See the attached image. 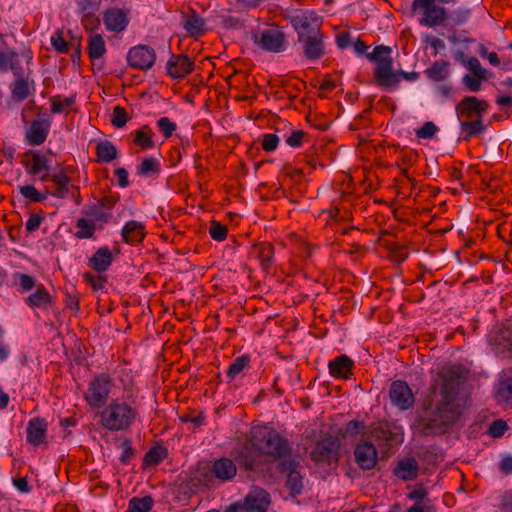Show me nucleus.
I'll list each match as a JSON object with an SVG mask.
<instances>
[{"label": "nucleus", "instance_id": "obj_30", "mask_svg": "<svg viewBox=\"0 0 512 512\" xmlns=\"http://www.w3.org/2000/svg\"><path fill=\"white\" fill-rule=\"evenodd\" d=\"M27 172L30 175H38L41 172H46L43 176L40 177L41 181H45L48 179V159L45 155L35 153L32 155L28 164H26Z\"/></svg>", "mask_w": 512, "mask_h": 512}, {"label": "nucleus", "instance_id": "obj_45", "mask_svg": "<svg viewBox=\"0 0 512 512\" xmlns=\"http://www.w3.org/2000/svg\"><path fill=\"white\" fill-rule=\"evenodd\" d=\"M249 356L242 355L237 357L229 366L227 376L232 380L239 375L249 364Z\"/></svg>", "mask_w": 512, "mask_h": 512}, {"label": "nucleus", "instance_id": "obj_32", "mask_svg": "<svg viewBox=\"0 0 512 512\" xmlns=\"http://www.w3.org/2000/svg\"><path fill=\"white\" fill-rule=\"evenodd\" d=\"M37 280L35 277L22 273L15 272L12 274V286L17 289L19 293H26L36 288Z\"/></svg>", "mask_w": 512, "mask_h": 512}, {"label": "nucleus", "instance_id": "obj_33", "mask_svg": "<svg viewBox=\"0 0 512 512\" xmlns=\"http://www.w3.org/2000/svg\"><path fill=\"white\" fill-rule=\"evenodd\" d=\"M449 62L446 60L435 61L425 71L427 77L435 82L445 80L449 75Z\"/></svg>", "mask_w": 512, "mask_h": 512}, {"label": "nucleus", "instance_id": "obj_15", "mask_svg": "<svg viewBox=\"0 0 512 512\" xmlns=\"http://www.w3.org/2000/svg\"><path fill=\"white\" fill-rule=\"evenodd\" d=\"M354 458L362 470H372L378 463V452L371 442L363 441L356 444Z\"/></svg>", "mask_w": 512, "mask_h": 512}, {"label": "nucleus", "instance_id": "obj_18", "mask_svg": "<svg viewBox=\"0 0 512 512\" xmlns=\"http://www.w3.org/2000/svg\"><path fill=\"white\" fill-rule=\"evenodd\" d=\"M354 362L347 355L343 354L329 361V373L334 378L349 379L352 375Z\"/></svg>", "mask_w": 512, "mask_h": 512}, {"label": "nucleus", "instance_id": "obj_60", "mask_svg": "<svg viewBox=\"0 0 512 512\" xmlns=\"http://www.w3.org/2000/svg\"><path fill=\"white\" fill-rule=\"evenodd\" d=\"M304 136L305 133L302 130H293L285 141L288 146L298 148L302 145Z\"/></svg>", "mask_w": 512, "mask_h": 512}, {"label": "nucleus", "instance_id": "obj_27", "mask_svg": "<svg viewBox=\"0 0 512 512\" xmlns=\"http://www.w3.org/2000/svg\"><path fill=\"white\" fill-rule=\"evenodd\" d=\"M50 179L56 186L55 192L52 194L54 197L66 198L71 190L77 191L76 186L70 185V178L63 170L54 173Z\"/></svg>", "mask_w": 512, "mask_h": 512}, {"label": "nucleus", "instance_id": "obj_63", "mask_svg": "<svg viewBox=\"0 0 512 512\" xmlns=\"http://www.w3.org/2000/svg\"><path fill=\"white\" fill-rule=\"evenodd\" d=\"M43 219H44V217L41 215H37V214L30 215V217L28 218V220L26 221V224H25L26 230L29 233L36 231L40 227Z\"/></svg>", "mask_w": 512, "mask_h": 512}, {"label": "nucleus", "instance_id": "obj_23", "mask_svg": "<svg viewBox=\"0 0 512 512\" xmlns=\"http://www.w3.org/2000/svg\"><path fill=\"white\" fill-rule=\"evenodd\" d=\"M50 124L41 120H34L26 132V141L33 146L41 145L45 142L49 133Z\"/></svg>", "mask_w": 512, "mask_h": 512}, {"label": "nucleus", "instance_id": "obj_38", "mask_svg": "<svg viewBox=\"0 0 512 512\" xmlns=\"http://www.w3.org/2000/svg\"><path fill=\"white\" fill-rule=\"evenodd\" d=\"M76 101V95H70L68 97H62L56 95L50 98L51 112L53 114L62 113L66 108L72 106Z\"/></svg>", "mask_w": 512, "mask_h": 512}, {"label": "nucleus", "instance_id": "obj_41", "mask_svg": "<svg viewBox=\"0 0 512 512\" xmlns=\"http://www.w3.org/2000/svg\"><path fill=\"white\" fill-rule=\"evenodd\" d=\"M76 237L79 239H87L93 237L95 233V223L91 220L80 218L76 222Z\"/></svg>", "mask_w": 512, "mask_h": 512}, {"label": "nucleus", "instance_id": "obj_4", "mask_svg": "<svg viewBox=\"0 0 512 512\" xmlns=\"http://www.w3.org/2000/svg\"><path fill=\"white\" fill-rule=\"evenodd\" d=\"M392 49L389 46L378 45L373 51L367 54V58L375 63L374 79L377 86L393 91L398 87L400 77L408 81H415L419 78L416 71L395 72L393 69Z\"/></svg>", "mask_w": 512, "mask_h": 512}, {"label": "nucleus", "instance_id": "obj_52", "mask_svg": "<svg viewBox=\"0 0 512 512\" xmlns=\"http://www.w3.org/2000/svg\"><path fill=\"white\" fill-rule=\"evenodd\" d=\"M438 127L431 121L425 122L416 130V137L419 139H432L438 132Z\"/></svg>", "mask_w": 512, "mask_h": 512}, {"label": "nucleus", "instance_id": "obj_57", "mask_svg": "<svg viewBox=\"0 0 512 512\" xmlns=\"http://www.w3.org/2000/svg\"><path fill=\"white\" fill-rule=\"evenodd\" d=\"M279 143V138L276 134L267 133L262 138V149L266 152L274 151Z\"/></svg>", "mask_w": 512, "mask_h": 512}, {"label": "nucleus", "instance_id": "obj_1", "mask_svg": "<svg viewBox=\"0 0 512 512\" xmlns=\"http://www.w3.org/2000/svg\"><path fill=\"white\" fill-rule=\"evenodd\" d=\"M439 380L440 384L436 382L433 385V399L422 418L428 428L453 424L460 414L456 403L461 382L459 369L455 366L443 367Z\"/></svg>", "mask_w": 512, "mask_h": 512}, {"label": "nucleus", "instance_id": "obj_49", "mask_svg": "<svg viewBox=\"0 0 512 512\" xmlns=\"http://www.w3.org/2000/svg\"><path fill=\"white\" fill-rule=\"evenodd\" d=\"M128 115L124 107L119 105L113 108L111 123L116 128H122L128 121Z\"/></svg>", "mask_w": 512, "mask_h": 512}, {"label": "nucleus", "instance_id": "obj_56", "mask_svg": "<svg viewBox=\"0 0 512 512\" xmlns=\"http://www.w3.org/2000/svg\"><path fill=\"white\" fill-rule=\"evenodd\" d=\"M365 428V424L360 420L349 421L344 428V436H356L362 433Z\"/></svg>", "mask_w": 512, "mask_h": 512}, {"label": "nucleus", "instance_id": "obj_3", "mask_svg": "<svg viewBox=\"0 0 512 512\" xmlns=\"http://www.w3.org/2000/svg\"><path fill=\"white\" fill-rule=\"evenodd\" d=\"M126 396L112 399L100 412L101 426L110 432L129 430L139 417V404L131 388Z\"/></svg>", "mask_w": 512, "mask_h": 512}, {"label": "nucleus", "instance_id": "obj_58", "mask_svg": "<svg viewBox=\"0 0 512 512\" xmlns=\"http://www.w3.org/2000/svg\"><path fill=\"white\" fill-rule=\"evenodd\" d=\"M51 44L57 52L66 53L68 51L67 42L64 40L62 32L59 30L52 35Z\"/></svg>", "mask_w": 512, "mask_h": 512}, {"label": "nucleus", "instance_id": "obj_11", "mask_svg": "<svg viewBox=\"0 0 512 512\" xmlns=\"http://www.w3.org/2000/svg\"><path fill=\"white\" fill-rule=\"evenodd\" d=\"M103 24L108 32L121 33L130 22V12L126 8H108L103 12Z\"/></svg>", "mask_w": 512, "mask_h": 512}, {"label": "nucleus", "instance_id": "obj_2", "mask_svg": "<svg viewBox=\"0 0 512 512\" xmlns=\"http://www.w3.org/2000/svg\"><path fill=\"white\" fill-rule=\"evenodd\" d=\"M290 452L288 440L279 432L268 426H256L250 431L249 441L236 453V459L246 470L252 471L259 465L261 454L282 459Z\"/></svg>", "mask_w": 512, "mask_h": 512}, {"label": "nucleus", "instance_id": "obj_22", "mask_svg": "<svg viewBox=\"0 0 512 512\" xmlns=\"http://www.w3.org/2000/svg\"><path fill=\"white\" fill-rule=\"evenodd\" d=\"M25 303L32 309H47L53 303V298L43 284H38L35 291L25 298Z\"/></svg>", "mask_w": 512, "mask_h": 512}, {"label": "nucleus", "instance_id": "obj_37", "mask_svg": "<svg viewBox=\"0 0 512 512\" xmlns=\"http://www.w3.org/2000/svg\"><path fill=\"white\" fill-rule=\"evenodd\" d=\"M160 172V163L153 157H147L137 167V174L142 177H147L152 174Z\"/></svg>", "mask_w": 512, "mask_h": 512}, {"label": "nucleus", "instance_id": "obj_53", "mask_svg": "<svg viewBox=\"0 0 512 512\" xmlns=\"http://www.w3.org/2000/svg\"><path fill=\"white\" fill-rule=\"evenodd\" d=\"M84 280L92 287L94 291L103 289L107 282L106 276L93 275L91 273H86L84 275Z\"/></svg>", "mask_w": 512, "mask_h": 512}, {"label": "nucleus", "instance_id": "obj_16", "mask_svg": "<svg viewBox=\"0 0 512 512\" xmlns=\"http://www.w3.org/2000/svg\"><path fill=\"white\" fill-rule=\"evenodd\" d=\"M194 63L183 54H172L167 63V74L172 79H181L193 71Z\"/></svg>", "mask_w": 512, "mask_h": 512}, {"label": "nucleus", "instance_id": "obj_43", "mask_svg": "<svg viewBox=\"0 0 512 512\" xmlns=\"http://www.w3.org/2000/svg\"><path fill=\"white\" fill-rule=\"evenodd\" d=\"M30 93L28 81L24 78H18L12 86L11 94L16 101L25 100Z\"/></svg>", "mask_w": 512, "mask_h": 512}, {"label": "nucleus", "instance_id": "obj_50", "mask_svg": "<svg viewBox=\"0 0 512 512\" xmlns=\"http://www.w3.org/2000/svg\"><path fill=\"white\" fill-rule=\"evenodd\" d=\"M157 127L166 139L170 138L177 129L176 123L171 121L168 117L159 118Z\"/></svg>", "mask_w": 512, "mask_h": 512}, {"label": "nucleus", "instance_id": "obj_13", "mask_svg": "<svg viewBox=\"0 0 512 512\" xmlns=\"http://www.w3.org/2000/svg\"><path fill=\"white\" fill-rule=\"evenodd\" d=\"M389 396L392 404L400 410H408L415 401L411 388L402 380H396L391 384Z\"/></svg>", "mask_w": 512, "mask_h": 512}, {"label": "nucleus", "instance_id": "obj_46", "mask_svg": "<svg viewBox=\"0 0 512 512\" xmlns=\"http://www.w3.org/2000/svg\"><path fill=\"white\" fill-rule=\"evenodd\" d=\"M409 500L415 501V503L424 502L427 505H433L431 499L428 496V492L423 485L416 486L407 495Z\"/></svg>", "mask_w": 512, "mask_h": 512}, {"label": "nucleus", "instance_id": "obj_40", "mask_svg": "<svg viewBox=\"0 0 512 512\" xmlns=\"http://www.w3.org/2000/svg\"><path fill=\"white\" fill-rule=\"evenodd\" d=\"M167 457V450L163 446L151 448L144 456V464L156 466Z\"/></svg>", "mask_w": 512, "mask_h": 512}, {"label": "nucleus", "instance_id": "obj_36", "mask_svg": "<svg viewBox=\"0 0 512 512\" xmlns=\"http://www.w3.org/2000/svg\"><path fill=\"white\" fill-rule=\"evenodd\" d=\"M255 253L265 271H269L274 256V248L270 243H260L255 247Z\"/></svg>", "mask_w": 512, "mask_h": 512}, {"label": "nucleus", "instance_id": "obj_42", "mask_svg": "<svg viewBox=\"0 0 512 512\" xmlns=\"http://www.w3.org/2000/svg\"><path fill=\"white\" fill-rule=\"evenodd\" d=\"M22 197L33 203H41L47 199V195L39 192L33 185L18 186Z\"/></svg>", "mask_w": 512, "mask_h": 512}, {"label": "nucleus", "instance_id": "obj_20", "mask_svg": "<svg viewBox=\"0 0 512 512\" xmlns=\"http://www.w3.org/2000/svg\"><path fill=\"white\" fill-rule=\"evenodd\" d=\"M211 472L221 482H227L235 477L237 468L231 459L222 457L212 463Z\"/></svg>", "mask_w": 512, "mask_h": 512}, {"label": "nucleus", "instance_id": "obj_47", "mask_svg": "<svg viewBox=\"0 0 512 512\" xmlns=\"http://www.w3.org/2000/svg\"><path fill=\"white\" fill-rule=\"evenodd\" d=\"M462 81L469 91L478 92L482 89V82L487 81V75H484V78H479L477 75L466 74Z\"/></svg>", "mask_w": 512, "mask_h": 512}, {"label": "nucleus", "instance_id": "obj_48", "mask_svg": "<svg viewBox=\"0 0 512 512\" xmlns=\"http://www.w3.org/2000/svg\"><path fill=\"white\" fill-rule=\"evenodd\" d=\"M228 229L225 225L218 221H212L209 228L210 237L218 242L224 241L227 238Z\"/></svg>", "mask_w": 512, "mask_h": 512}, {"label": "nucleus", "instance_id": "obj_25", "mask_svg": "<svg viewBox=\"0 0 512 512\" xmlns=\"http://www.w3.org/2000/svg\"><path fill=\"white\" fill-rule=\"evenodd\" d=\"M113 256L108 247L99 248L89 259V266L96 272H105L112 264Z\"/></svg>", "mask_w": 512, "mask_h": 512}, {"label": "nucleus", "instance_id": "obj_29", "mask_svg": "<svg viewBox=\"0 0 512 512\" xmlns=\"http://www.w3.org/2000/svg\"><path fill=\"white\" fill-rule=\"evenodd\" d=\"M460 131L462 139L469 141L472 137L481 134L485 130L483 118H477L472 120H459Z\"/></svg>", "mask_w": 512, "mask_h": 512}, {"label": "nucleus", "instance_id": "obj_59", "mask_svg": "<svg viewBox=\"0 0 512 512\" xmlns=\"http://www.w3.org/2000/svg\"><path fill=\"white\" fill-rule=\"evenodd\" d=\"M424 43L434 49V54L436 55L439 51L444 50L446 45L445 42L433 35H425Z\"/></svg>", "mask_w": 512, "mask_h": 512}, {"label": "nucleus", "instance_id": "obj_14", "mask_svg": "<svg viewBox=\"0 0 512 512\" xmlns=\"http://www.w3.org/2000/svg\"><path fill=\"white\" fill-rule=\"evenodd\" d=\"M339 445L332 438H326L316 444L310 452L311 459L319 464H330L338 459Z\"/></svg>", "mask_w": 512, "mask_h": 512}, {"label": "nucleus", "instance_id": "obj_34", "mask_svg": "<svg viewBox=\"0 0 512 512\" xmlns=\"http://www.w3.org/2000/svg\"><path fill=\"white\" fill-rule=\"evenodd\" d=\"M205 21L195 12L187 15L183 21V27L191 36H200L205 31Z\"/></svg>", "mask_w": 512, "mask_h": 512}, {"label": "nucleus", "instance_id": "obj_44", "mask_svg": "<svg viewBox=\"0 0 512 512\" xmlns=\"http://www.w3.org/2000/svg\"><path fill=\"white\" fill-rule=\"evenodd\" d=\"M286 486L292 495H298L301 493L303 488L302 477L296 469H291L289 471Z\"/></svg>", "mask_w": 512, "mask_h": 512}, {"label": "nucleus", "instance_id": "obj_31", "mask_svg": "<svg viewBox=\"0 0 512 512\" xmlns=\"http://www.w3.org/2000/svg\"><path fill=\"white\" fill-rule=\"evenodd\" d=\"M96 156L99 163H110L117 158L118 151L109 140H102L96 145Z\"/></svg>", "mask_w": 512, "mask_h": 512}, {"label": "nucleus", "instance_id": "obj_28", "mask_svg": "<svg viewBox=\"0 0 512 512\" xmlns=\"http://www.w3.org/2000/svg\"><path fill=\"white\" fill-rule=\"evenodd\" d=\"M133 144L142 150L152 149L155 146L153 137L155 133L148 125H143L131 133Z\"/></svg>", "mask_w": 512, "mask_h": 512}, {"label": "nucleus", "instance_id": "obj_62", "mask_svg": "<svg viewBox=\"0 0 512 512\" xmlns=\"http://www.w3.org/2000/svg\"><path fill=\"white\" fill-rule=\"evenodd\" d=\"M409 256V252L405 247L397 246L390 251V259L396 263L404 262Z\"/></svg>", "mask_w": 512, "mask_h": 512}, {"label": "nucleus", "instance_id": "obj_35", "mask_svg": "<svg viewBox=\"0 0 512 512\" xmlns=\"http://www.w3.org/2000/svg\"><path fill=\"white\" fill-rule=\"evenodd\" d=\"M88 54L92 60L101 58L106 53V45L100 34H93L88 39Z\"/></svg>", "mask_w": 512, "mask_h": 512}, {"label": "nucleus", "instance_id": "obj_12", "mask_svg": "<svg viewBox=\"0 0 512 512\" xmlns=\"http://www.w3.org/2000/svg\"><path fill=\"white\" fill-rule=\"evenodd\" d=\"M293 25L300 39L320 32L321 18L314 11H303L293 18Z\"/></svg>", "mask_w": 512, "mask_h": 512}, {"label": "nucleus", "instance_id": "obj_54", "mask_svg": "<svg viewBox=\"0 0 512 512\" xmlns=\"http://www.w3.org/2000/svg\"><path fill=\"white\" fill-rule=\"evenodd\" d=\"M465 66L471 71L470 75H477L479 78H484V75L487 73L476 57L468 58L465 62Z\"/></svg>", "mask_w": 512, "mask_h": 512}, {"label": "nucleus", "instance_id": "obj_61", "mask_svg": "<svg viewBox=\"0 0 512 512\" xmlns=\"http://www.w3.org/2000/svg\"><path fill=\"white\" fill-rule=\"evenodd\" d=\"M501 339L503 342H499L498 345L512 357V328L502 331Z\"/></svg>", "mask_w": 512, "mask_h": 512}, {"label": "nucleus", "instance_id": "obj_51", "mask_svg": "<svg viewBox=\"0 0 512 512\" xmlns=\"http://www.w3.org/2000/svg\"><path fill=\"white\" fill-rule=\"evenodd\" d=\"M471 17V10L466 7L456 8L452 14L451 19L454 25L461 26L469 21Z\"/></svg>", "mask_w": 512, "mask_h": 512}, {"label": "nucleus", "instance_id": "obj_55", "mask_svg": "<svg viewBox=\"0 0 512 512\" xmlns=\"http://www.w3.org/2000/svg\"><path fill=\"white\" fill-rule=\"evenodd\" d=\"M508 425L504 420H495L489 427L488 434L493 438H499L507 431Z\"/></svg>", "mask_w": 512, "mask_h": 512}, {"label": "nucleus", "instance_id": "obj_39", "mask_svg": "<svg viewBox=\"0 0 512 512\" xmlns=\"http://www.w3.org/2000/svg\"><path fill=\"white\" fill-rule=\"evenodd\" d=\"M153 506V499L151 496L133 497L129 500L128 512H148Z\"/></svg>", "mask_w": 512, "mask_h": 512}, {"label": "nucleus", "instance_id": "obj_17", "mask_svg": "<svg viewBox=\"0 0 512 512\" xmlns=\"http://www.w3.org/2000/svg\"><path fill=\"white\" fill-rule=\"evenodd\" d=\"M324 36L321 32L300 38L299 41L304 45V54L310 60H316L324 54Z\"/></svg>", "mask_w": 512, "mask_h": 512}, {"label": "nucleus", "instance_id": "obj_8", "mask_svg": "<svg viewBox=\"0 0 512 512\" xmlns=\"http://www.w3.org/2000/svg\"><path fill=\"white\" fill-rule=\"evenodd\" d=\"M488 108L489 104L486 100L466 96L456 105L455 111L459 120H472L483 118Z\"/></svg>", "mask_w": 512, "mask_h": 512}, {"label": "nucleus", "instance_id": "obj_10", "mask_svg": "<svg viewBox=\"0 0 512 512\" xmlns=\"http://www.w3.org/2000/svg\"><path fill=\"white\" fill-rule=\"evenodd\" d=\"M155 61V51L147 45L134 46L127 53L128 66L134 69L148 70L154 65Z\"/></svg>", "mask_w": 512, "mask_h": 512}, {"label": "nucleus", "instance_id": "obj_26", "mask_svg": "<svg viewBox=\"0 0 512 512\" xmlns=\"http://www.w3.org/2000/svg\"><path fill=\"white\" fill-rule=\"evenodd\" d=\"M419 466L414 458L401 460L394 469V475L404 481H412L417 478Z\"/></svg>", "mask_w": 512, "mask_h": 512}, {"label": "nucleus", "instance_id": "obj_6", "mask_svg": "<svg viewBox=\"0 0 512 512\" xmlns=\"http://www.w3.org/2000/svg\"><path fill=\"white\" fill-rule=\"evenodd\" d=\"M412 12L418 16L421 26L435 28L445 26L449 19L448 10L436 3V0H413Z\"/></svg>", "mask_w": 512, "mask_h": 512}, {"label": "nucleus", "instance_id": "obj_7", "mask_svg": "<svg viewBox=\"0 0 512 512\" xmlns=\"http://www.w3.org/2000/svg\"><path fill=\"white\" fill-rule=\"evenodd\" d=\"M255 45L263 51L279 53L285 50L286 36L278 28L260 30L253 35Z\"/></svg>", "mask_w": 512, "mask_h": 512}, {"label": "nucleus", "instance_id": "obj_9", "mask_svg": "<svg viewBox=\"0 0 512 512\" xmlns=\"http://www.w3.org/2000/svg\"><path fill=\"white\" fill-rule=\"evenodd\" d=\"M270 494L259 486H252L240 502V507L245 512H268L271 505Z\"/></svg>", "mask_w": 512, "mask_h": 512}, {"label": "nucleus", "instance_id": "obj_5", "mask_svg": "<svg viewBox=\"0 0 512 512\" xmlns=\"http://www.w3.org/2000/svg\"><path fill=\"white\" fill-rule=\"evenodd\" d=\"M115 382L111 375L101 372L94 375L83 393L84 400L90 409L96 410L106 406Z\"/></svg>", "mask_w": 512, "mask_h": 512}, {"label": "nucleus", "instance_id": "obj_24", "mask_svg": "<svg viewBox=\"0 0 512 512\" xmlns=\"http://www.w3.org/2000/svg\"><path fill=\"white\" fill-rule=\"evenodd\" d=\"M495 399L500 405L512 404V372L500 376L495 388Z\"/></svg>", "mask_w": 512, "mask_h": 512}, {"label": "nucleus", "instance_id": "obj_21", "mask_svg": "<svg viewBox=\"0 0 512 512\" xmlns=\"http://www.w3.org/2000/svg\"><path fill=\"white\" fill-rule=\"evenodd\" d=\"M145 235V225L137 220L126 222L121 230L122 239L127 244L140 243L143 241Z\"/></svg>", "mask_w": 512, "mask_h": 512}, {"label": "nucleus", "instance_id": "obj_19", "mask_svg": "<svg viewBox=\"0 0 512 512\" xmlns=\"http://www.w3.org/2000/svg\"><path fill=\"white\" fill-rule=\"evenodd\" d=\"M27 442L33 446H39L46 440L47 424L41 418H33L27 426Z\"/></svg>", "mask_w": 512, "mask_h": 512}, {"label": "nucleus", "instance_id": "obj_64", "mask_svg": "<svg viewBox=\"0 0 512 512\" xmlns=\"http://www.w3.org/2000/svg\"><path fill=\"white\" fill-rule=\"evenodd\" d=\"M433 505H427L424 502L414 503L406 512H433Z\"/></svg>", "mask_w": 512, "mask_h": 512}]
</instances>
